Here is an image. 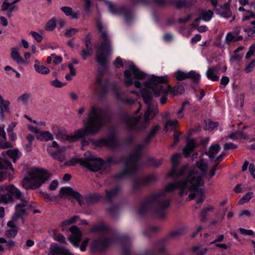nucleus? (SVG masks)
<instances>
[{"mask_svg":"<svg viewBox=\"0 0 255 255\" xmlns=\"http://www.w3.org/2000/svg\"><path fill=\"white\" fill-rule=\"evenodd\" d=\"M181 154H174L171 157L172 169L168 173L170 177H178L186 176V178L179 182H172L166 184L165 190L171 192L176 189L180 190L181 195H187L190 192L189 197L191 199H195L199 204L203 201L204 191L198 187L204 183L203 177L206 175L208 168L207 163L203 160L198 161L192 169L189 168L188 164L184 165L179 171H177L176 166L179 163Z\"/></svg>","mask_w":255,"mask_h":255,"instance_id":"f257e3e1","label":"nucleus"},{"mask_svg":"<svg viewBox=\"0 0 255 255\" xmlns=\"http://www.w3.org/2000/svg\"><path fill=\"white\" fill-rule=\"evenodd\" d=\"M149 75H147L139 69L131 61H128L126 64V70L124 73V82L126 85L129 86L134 84V87L139 90L144 102L147 106L145 112L143 123L140 126L141 117H128L126 119L127 128L129 129H140L145 126L148 121L151 120L157 113L158 110L156 106L151 104L153 97L161 96L160 103L165 104L167 101L166 95L168 93H161L156 95L148 82Z\"/></svg>","mask_w":255,"mask_h":255,"instance_id":"f03ea898","label":"nucleus"},{"mask_svg":"<svg viewBox=\"0 0 255 255\" xmlns=\"http://www.w3.org/2000/svg\"><path fill=\"white\" fill-rule=\"evenodd\" d=\"M105 124L104 110L98 106L93 105L88 114L87 121L83 122L84 128L75 130L72 134L61 132L58 138L66 139L69 142H74L85 136L96 134Z\"/></svg>","mask_w":255,"mask_h":255,"instance_id":"7ed1b4c3","label":"nucleus"},{"mask_svg":"<svg viewBox=\"0 0 255 255\" xmlns=\"http://www.w3.org/2000/svg\"><path fill=\"white\" fill-rule=\"evenodd\" d=\"M6 190L12 193L21 203H18L15 206V212L12 216L10 220L7 223V227H18V223L20 221L23 222V218L26 215L25 210L31 208L32 206L28 202V199L25 198L20 191L12 184L4 185L0 187V191Z\"/></svg>","mask_w":255,"mask_h":255,"instance_id":"20e7f679","label":"nucleus"},{"mask_svg":"<svg viewBox=\"0 0 255 255\" xmlns=\"http://www.w3.org/2000/svg\"><path fill=\"white\" fill-rule=\"evenodd\" d=\"M169 79L167 75L163 76H157L154 75H149L148 79V83L150 88L152 89L156 95H159L161 93H172L173 95H178L184 92V90L182 86L179 85L171 89L170 86L164 88L161 84L166 83Z\"/></svg>","mask_w":255,"mask_h":255,"instance_id":"39448f33","label":"nucleus"},{"mask_svg":"<svg viewBox=\"0 0 255 255\" xmlns=\"http://www.w3.org/2000/svg\"><path fill=\"white\" fill-rule=\"evenodd\" d=\"M50 174L41 168H33L22 181V186L25 189L39 187L50 177Z\"/></svg>","mask_w":255,"mask_h":255,"instance_id":"423d86ee","label":"nucleus"},{"mask_svg":"<svg viewBox=\"0 0 255 255\" xmlns=\"http://www.w3.org/2000/svg\"><path fill=\"white\" fill-rule=\"evenodd\" d=\"M97 27L101 33L103 43L97 47L96 61L101 65H105L107 62L108 56L112 52L111 43L108 38L106 29L101 22L98 21Z\"/></svg>","mask_w":255,"mask_h":255,"instance_id":"0eeeda50","label":"nucleus"},{"mask_svg":"<svg viewBox=\"0 0 255 255\" xmlns=\"http://www.w3.org/2000/svg\"><path fill=\"white\" fill-rule=\"evenodd\" d=\"M169 203L170 200L165 197L164 194L158 193L146 201L143 205V207L147 209L151 206H156L155 216L157 218H161L164 216V210L168 207Z\"/></svg>","mask_w":255,"mask_h":255,"instance_id":"6e6552de","label":"nucleus"},{"mask_svg":"<svg viewBox=\"0 0 255 255\" xmlns=\"http://www.w3.org/2000/svg\"><path fill=\"white\" fill-rule=\"evenodd\" d=\"M67 147L66 146L60 147L58 143L54 140L51 144H48L47 151L52 158L60 162H63L66 158V153L64 151Z\"/></svg>","mask_w":255,"mask_h":255,"instance_id":"1a4fd4ad","label":"nucleus"},{"mask_svg":"<svg viewBox=\"0 0 255 255\" xmlns=\"http://www.w3.org/2000/svg\"><path fill=\"white\" fill-rule=\"evenodd\" d=\"M85 155V162L83 163L84 166L93 171L101 169L103 165V161L101 158L96 157L90 151L86 152Z\"/></svg>","mask_w":255,"mask_h":255,"instance_id":"9d476101","label":"nucleus"},{"mask_svg":"<svg viewBox=\"0 0 255 255\" xmlns=\"http://www.w3.org/2000/svg\"><path fill=\"white\" fill-rule=\"evenodd\" d=\"M60 195L61 197L74 198L81 206L87 200V197L82 196L79 193L69 187H62L60 190Z\"/></svg>","mask_w":255,"mask_h":255,"instance_id":"9b49d317","label":"nucleus"},{"mask_svg":"<svg viewBox=\"0 0 255 255\" xmlns=\"http://www.w3.org/2000/svg\"><path fill=\"white\" fill-rule=\"evenodd\" d=\"M113 243V240L109 238H104L98 240H94L90 247L92 252H101L105 250Z\"/></svg>","mask_w":255,"mask_h":255,"instance_id":"f8f14e48","label":"nucleus"},{"mask_svg":"<svg viewBox=\"0 0 255 255\" xmlns=\"http://www.w3.org/2000/svg\"><path fill=\"white\" fill-rule=\"evenodd\" d=\"M174 75L177 81H181L187 78H191L194 81L198 82L200 80V75L193 71H191L187 73L181 70H177L175 72Z\"/></svg>","mask_w":255,"mask_h":255,"instance_id":"ddd939ff","label":"nucleus"},{"mask_svg":"<svg viewBox=\"0 0 255 255\" xmlns=\"http://www.w3.org/2000/svg\"><path fill=\"white\" fill-rule=\"evenodd\" d=\"M138 155L137 154L129 155L125 161V169L123 176L128 172L130 173L135 170L137 168Z\"/></svg>","mask_w":255,"mask_h":255,"instance_id":"4468645a","label":"nucleus"},{"mask_svg":"<svg viewBox=\"0 0 255 255\" xmlns=\"http://www.w3.org/2000/svg\"><path fill=\"white\" fill-rule=\"evenodd\" d=\"M69 231L72 233V235L68 237L69 241L75 247L78 248L82 238L81 232L76 226L71 227Z\"/></svg>","mask_w":255,"mask_h":255,"instance_id":"2eb2a0df","label":"nucleus"},{"mask_svg":"<svg viewBox=\"0 0 255 255\" xmlns=\"http://www.w3.org/2000/svg\"><path fill=\"white\" fill-rule=\"evenodd\" d=\"M48 255H74L67 248L59 246L56 244L51 245L48 252Z\"/></svg>","mask_w":255,"mask_h":255,"instance_id":"dca6fc26","label":"nucleus"},{"mask_svg":"<svg viewBox=\"0 0 255 255\" xmlns=\"http://www.w3.org/2000/svg\"><path fill=\"white\" fill-rule=\"evenodd\" d=\"M10 57L17 64H26L24 59L20 55L19 48L13 47L10 48Z\"/></svg>","mask_w":255,"mask_h":255,"instance_id":"f3484780","label":"nucleus"},{"mask_svg":"<svg viewBox=\"0 0 255 255\" xmlns=\"http://www.w3.org/2000/svg\"><path fill=\"white\" fill-rule=\"evenodd\" d=\"M231 0H229L227 2L221 6L220 10L218 14L225 18L232 17V12L230 9Z\"/></svg>","mask_w":255,"mask_h":255,"instance_id":"a211bd4d","label":"nucleus"},{"mask_svg":"<svg viewBox=\"0 0 255 255\" xmlns=\"http://www.w3.org/2000/svg\"><path fill=\"white\" fill-rule=\"evenodd\" d=\"M9 101L4 100L0 95V119L3 121L4 119V113H9Z\"/></svg>","mask_w":255,"mask_h":255,"instance_id":"6ab92c4d","label":"nucleus"},{"mask_svg":"<svg viewBox=\"0 0 255 255\" xmlns=\"http://www.w3.org/2000/svg\"><path fill=\"white\" fill-rule=\"evenodd\" d=\"M6 134L4 131V126L0 127V148H8L11 147L10 142L6 141Z\"/></svg>","mask_w":255,"mask_h":255,"instance_id":"aec40b11","label":"nucleus"},{"mask_svg":"<svg viewBox=\"0 0 255 255\" xmlns=\"http://www.w3.org/2000/svg\"><path fill=\"white\" fill-rule=\"evenodd\" d=\"M0 203L7 204L12 201V198L11 195L16 198L12 193L8 192L6 190L0 191Z\"/></svg>","mask_w":255,"mask_h":255,"instance_id":"412c9836","label":"nucleus"},{"mask_svg":"<svg viewBox=\"0 0 255 255\" xmlns=\"http://www.w3.org/2000/svg\"><path fill=\"white\" fill-rule=\"evenodd\" d=\"M18 8L17 6L14 4L13 3L9 2L8 0H5L1 5V10L6 11L9 16H10L11 13L13 10H17Z\"/></svg>","mask_w":255,"mask_h":255,"instance_id":"4be33fe9","label":"nucleus"},{"mask_svg":"<svg viewBox=\"0 0 255 255\" xmlns=\"http://www.w3.org/2000/svg\"><path fill=\"white\" fill-rule=\"evenodd\" d=\"M197 146V144L195 139H188L187 141V144L183 149V153L185 156L186 157L189 156L190 152L192 151Z\"/></svg>","mask_w":255,"mask_h":255,"instance_id":"5701e85b","label":"nucleus"},{"mask_svg":"<svg viewBox=\"0 0 255 255\" xmlns=\"http://www.w3.org/2000/svg\"><path fill=\"white\" fill-rule=\"evenodd\" d=\"M61 10L67 16H70L72 19H78L79 12L78 11H73L72 8L69 6H63L61 7Z\"/></svg>","mask_w":255,"mask_h":255,"instance_id":"b1692460","label":"nucleus"},{"mask_svg":"<svg viewBox=\"0 0 255 255\" xmlns=\"http://www.w3.org/2000/svg\"><path fill=\"white\" fill-rule=\"evenodd\" d=\"M37 139L40 140H45L46 141L53 140L54 138L53 134L48 131H43L39 132L37 135Z\"/></svg>","mask_w":255,"mask_h":255,"instance_id":"393cba45","label":"nucleus"},{"mask_svg":"<svg viewBox=\"0 0 255 255\" xmlns=\"http://www.w3.org/2000/svg\"><path fill=\"white\" fill-rule=\"evenodd\" d=\"M66 158H67V154H66ZM83 162H85V159H82L81 158L73 157L69 160L65 158V160L63 162L66 166H73L76 164L80 163L83 165Z\"/></svg>","mask_w":255,"mask_h":255,"instance_id":"a878e982","label":"nucleus"},{"mask_svg":"<svg viewBox=\"0 0 255 255\" xmlns=\"http://www.w3.org/2000/svg\"><path fill=\"white\" fill-rule=\"evenodd\" d=\"M220 147L219 144H215L212 145L208 152V155L210 159H213L215 157V155L219 152Z\"/></svg>","mask_w":255,"mask_h":255,"instance_id":"bb28decb","label":"nucleus"},{"mask_svg":"<svg viewBox=\"0 0 255 255\" xmlns=\"http://www.w3.org/2000/svg\"><path fill=\"white\" fill-rule=\"evenodd\" d=\"M115 138L114 137H110L99 139L98 140L97 144L99 146L105 145L108 146H112V144L115 142Z\"/></svg>","mask_w":255,"mask_h":255,"instance_id":"cd10ccee","label":"nucleus"},{"mask_svg":"<svg viewBox=\"0 0 255 255\" xmlns=\"http://www.w3.org/2000/svg\"><path fill=\"white\" fill-rule=\"evenodd\" d=\"M7 155L13 160L15 162L16 160L20 156V153L17 148H11L7 151Z\"/></svg>","mask_w":255,"mask_h":255,"instance_id":"c85d7f7f","label":"nucleus"},{"mask_svg":"<svg viewBox=\"0 0 255 255\" xmlns=\"http://www.w3.org/2000/svg\"><path fill=\"white\" fill-rule=\"evenodd\" d=\"M62 61V58L61 56H58L56 54L53 53L47 57V62L48 64L53 63L55 64H58Z\"/></svg>","mask_w":255,"mask_h":255,"instance_id":"c756f323","label":"nucleus"},{"mask_svg":"<svg viewBox=\"0 0 255 255\" xmlns=\"http://www.w3.org/2000/svg\"><path fill=\"white\" fill-rule=\"evenodd\" d=\"M213 12L211 10H203L201 13V18L205 21H209L212 18Z\"/></svg>","mask_w":255,"mask_h":255,"instance_id":"7c9ffc66","label":"nucleus"},{"mask_svg":"<svg viewBox=\"0 0 255 255\" xmlns=\"http://www.w3.org/2000/svg\"><path fill=\"white\" fill-rule=\"evenodd\" d=\"M178 122L177 120L167 121L165 125V129L167 131L174 129L178 126Z\"/></svg>","mask_w":255,"mask_h":255,"instance_id":"2f4dec72","label":"nucleus"},{"mask_svg":"<svg viewBox=\"0 0 255 255\" xmlns=\"http://www.w3.org/2000/svg\"><path fill=\"white\" fill-rule=\"evenodd\" d=\"M35 71L38 74L47 75L50 73V70L46 67L40 65H33Z\"/></svg>","mask_w":255,"mask_h":255,"instance_id":"473e14b6","label":"nucleus"},{"mask_svg":"<svg viewBox=\"0 0 255 255\" xmlns=\"http://www.w3.org/2000/svg\"><path fill=\"white\" fill-rule=\"evenodd\" d=\"M206 76L213 81H218L219 79V77L215 74V69L213 68L208 69L206 72Z\"/></svg>","mask_w":255,"mask_h":255,"instance_id":"72a5a7b5","label":"nucleus"},{"mask_svg":"<svg viewBox=\"0 0 255 255\" xmlns=\"http://www.w3.org/2000/svg\"><path fill=\"white\" fill-rule=\"evenodd\" d=\"M229 137L234 140H237L239 139H246L248 136L242 132L239 131L230 134L229 135Z\"/></svg>","mask_w":255,"mask_h":255,"instance_id":"f704fd0d","label":"nucleus"},{"mask_svg":"<svg viewBox=\"0 0 255 255\" xmlns=\"http://www.w3.org/2000/svg\"><path fill=\"white\" fill-rule=\"evenodd\" d=\"M9 229H7L5 232V236L9 238H14L18 232V227H8Z\"/></svg>","mask_w":255,"mask_h":255,"instance_id":"c9c22d12","label":"nucleus"},{"mask_svg":"<svg viewBox=\"0 0 255 255\" xmlns=\"http://www.w3.org/2000/svg\"><path fill=\"white\" fill-rule=\"evenodd\" d=\"M214 207L212 206H209L202 210L201 213L200 218L202 221H205L206 220V216L208 213L212 212L214 210Z\"/></svg>","mask_w":255,"mask_h":255,"instance_id":"e433bc0d","label":"nucleus"},{"mask_svg":"<svg viewBox=\"0 0 255 255\" xmlns=\"http://www.w3.org/2000/svg\"><path fill=\"white\" fill-rule=\"evenodd\" d=\"M56 19L55 17H52L46 23L45 29L47 31H52L56 27Z\"/></svg>","mask_w":255,"mask_h":255,"instance_id":"4c0bfd02","label":"nucleus"},{"mask_svg":"<svg viewBox=\"0 0 255 255\" xmlns=\"http://www.w3.org/2000/svg\"><path fill=\"white\" fill-rule=\"evenodd\" d=\"M78 217L75 216L72 217H71L70 219L65 220V221L61 222L60 226L62 227H64L66 226H68L72 224H73L75 222H76L78 220Z\"/></svg>","mask_w":255,"mask_h":255,"instance_id":"58836bf2","label":"nucleus"},{"mask_svg":"<svg viewBox=\"0 0 255 255\" xmlns=\"http://www.w3.org/2000/svg\"><path fill=\"white\" fill-rule=\"evenodd\" d=\"M31 97V95L29 93H24L17 98V101L23 104H27Z\"/></svg>","mask_w":255,"mask_h":255,"instance_id":"ea45409f","label":"nucleus"},{"mask_svg":"<svg viewBox=\"0 0 255 255\" xmlns=\"http://www.w3.org/2000/svg\"><path fill=\"white\" fill-rule=\"evenodd\" d=\"M242 38V36L239 37L238 38H236V37L234 36V35L232 32H228L226 36L225 37V41L227 44H229L231 42L236 41L239 39Z\"/></svg>","mask_w":255,"mask_h":255,"instance_id":"a19ab883","label":"nucleus"},{"mask_svg":"<svg viewBox=\"0 0 255 255\" xmlns=\"http://www.w3.org/2000/svg\"><path fill=\"white\" fill-rule=\"evenodd\" d=\"M51 130L54 133L57 132L56 134V137L58 139H60L62 140V141H66V139H63L61 138H58L57 136L61 132H67V131L64 129L61 128L59 127L56 125H54L51 127Z\"/></svg>","mask_w":255,"mask_h":255,"instance_id":"79ce46f5","label":"nucleus"},{"mask_svg":"<svg viewBox=\"0 0 255 255\" xmlns=\"http://www.w3.org/2000/svg\"><path fill=\"white\" fill-rule=\"evenodd\" d=\"M218 126V123L217 122H213L210 121H207L205 122L204 126V129L205 130H211L215 128Z\"/></svg>","mask_w":255,"mask_h":255,"instance_id":"37998d69","label":"nucleus"},{"mask_svg":"<svg viewBox=\"0 0 255 255\" xmlns=\"http://www.w3.org/2000/svg\"><path fill=\"white\" fill-rule=\"evenodd\" d=\"M253 193L252 192H248L239 201L238 204L240 205L243 204L248 202L253 197Z\"/></svg>","mask_w":255,"mask_h":255,"instance_id":"c03bdc74","label":"nucleus"},{"mask_svg":"<svg viewBox=\"0 0 255 255\" xmlns=\"http://www.w3.org/2000/svg\"><path fill=\"white\" fill-rule=\"evenodd\" d=\"M192 250L196 255H203L208 251L207 248L201 249L199 246H194Z\"/></svg>","mask_w":255,"mask_h":255,"instance_id":"a18cd8bd","label":"nucleus"},{"mask_svg":"<svg viewBox=\"0 0 255 255\" xmlns=\"http://www.w3.org/2000/svg\"><path fill=\"white\" fill-rule=\"evenodd\" d=\"M200 19V18L196 19L195 21L193 23L192 25L194 27H195L197 30L200 32H203L207 31L208 29V27L204 25L198 26L197 24V21Z\"/></svg>","mask_w":255,"mask_h":255,"instance_id":"49530a36","label":"nucleus"},{"mask_svg":"<svg viewBox=\"0 0 255 255\" xmlns=\"http://www.w3.org/2000/svg\"><path fill=\"white\" fill-rule=\"evenodd\" d=\"M251 18H255V13L250 10H247L243 14L242 20L246 21L250 20Z\"/></svg>","mask_w":255,"mask_h":255,"instance_id":"de8ad7c7","label":"nucleus"},{"mask_svg":"<svg viewBox=\"0 0 255 255\" xmlns=\"http://www.w3.org/2000/svg\"><path fill=\"white\" fill-rule=\"evenodd\" d=\"M78 29L77 28H70L65 31V35L67 37H71L75 35L78 32Z\"/></svg>","mask_w":255,"mask_h":255,"instance_id":"09e8293b","label":"nucleus"},{"mask_svg":"<svg viewBox=\"0 0 255 255\" xmlns=\"http://www.w3.org/2000/svg\"><path fill=\"white\" fill-rule=\"evenodd\" d=\"M239 231L243 235L246 236H251L255 237V233L252 230H246L243 228H240Z\"/></svg>","mask_w":255,"mask_h":255,"instance_id":"8fccbe9b","label":"nucleus"},{"mask_svg":"<svg viewBox=\"0 0 255 255\" xmlns=\"http://www.w3.org/2000/svg\"><path fill=\"white\" fill-rule=\"evenodd\" d=\"M93 53L92 48H88L87 49H83L82 52V57L85 60L88 56H91Z\"/></svg>","mask_w":255,"mask_h":255,"instance_id":"3c124183","label":"nucleus"},{"mask_svg":"<svg viewBox=\"0 0 255 255\" xmlns=\"http://www.w3.org/2000/svg\"><path fill=\"white\" fill-rule=\"evenodd\" d=\"M243 56L240 54H235L231 57L230 62L231 64L239 62L242 59Z\"/></svg>","mask_w":255,"mask_h":255,"instance_id":"603ef678","label":"nucleus"},{"mask_svg":"<svg viewBox=\"0 0 255 255\" xmlns=\"http://www.w3.org/2000/svg\"><path fill=\"white\" fill-rule=\"evenodd\" d=\"M54 238L55 241L61 243H64L65 242V237L62 234H56V231L54 233Z\"/></svg>","mask_w":255,"mask_h":255,"instance_id":"864d4df0","label":"nucleus"},{"mask_svg":"<svg viewBox=\"0 0 255 255\" xmlns=\"http://www.w3.org/2000/svg\"><path fill=\"white\" fill-rule=\"evenodd\" d=\"M119 191V189L118 188H117L114 190H111L109 191L107 190L106 191L107 197L109 199L112 198L116 195Z\"/></svg>","mask_w":255,"mask_h":255,"instance_id":"5fc2aeb1","label":"nucleus"},{"mask_svg":"<svg viewBox=\"0 0 255 255\" xmlns=\"http://www.w3.org/2000/svg\"><path fill=\"white\" fill-rule=\"evenodd\" d=\"M50 84L56 88H61L66 85V83L61 82L58 79H55L50 81Z\"/></svg>","mask_w":255,"mask_h":255,"instance_id":"6e6d98bb","label":"nucleus"},{"mask_svg":"<svg viewBox=\"0 0 255 255\" xmlns=\"http://www.w3.org/2000/svg\"><path fill=\"white\" fill-rule=\"evenodd\" d=\"M255 54V43L252 45L246 55V58L248 59L252 55Z\"/></svg>","mask_w":255,"mask_h":255,"instance_id":"4d7b16f0","label":"nucleus"},{"mask_svg":"<svg viewBox=\"0 0 255 255\" xmlns=\"http://www.w3.org/2000/svg\"><path fill=\"white\" fill-rule=\"evenodd\" d=\"M30 34L38 42H40L43 39L42 36L35 31H30Z\"/></svg>","mask_w":255,"mask_h":255,"instance_id":"13d9d810","label":"nucleus"},{"mask_svg":"<svg viewBox=\"0 0 255 255\" xmlns=\"http://www.w3.org/2000/svg\"><path fill=\"white\" fill-rule=\"evenodd\" d=\"M255 67V61H252L250 62L246 67L245 71L246 73H249L252 72Z\"/></svg>","mask_w":255,"mask_h":255,"instance_id":"bf43d9fd","label":"nucleus"},{"mask_svg":"<svg viewBox=\"0 0 255 255\" xmlns=\"http://www.w3.org/2000/svg\"><path fill=\"white\" fill-rule=\"evenodd\" d=\"M26 138H27L28 141L29 142V144L26 146V149L27 151H30L31 144L34 139V136H33V135H32L31 134H28Z\"/></svg>","mask_w":255,"mask_h":255,"instance_id":"052dcab7","label":"nucleus"},{"mask_svg":"<svg viewBox=\"0 0 255 255\" xmlns=\"http://www.w3.org/2000/svg\"><path fill=\"white\" fill-rule=\"evenodd\" d=\"M189 105L188 102H185L182 104V107L181 109H180L178 111H177L176 113V115L179 116V118H182L184 117V115L182 114V113L184 110V108L186 105Z\"/></svg>","mask_w":255,"mask_h":255,"instance_id":"680f3d73","label":"nucleus"},{"mask_svg":"<svg viewBox=\"0 0 255 255\" xmlns=\"http://www.w3.org/2000/svg\"><path fill=\"white\" fill-rule=\"evenodd\" d=\"M108 229V226L105 223H101L96 227V230L100 231H106Z\"/></svg>","mask_w":255,"mask_h":255,"instance_id":"e2e57ef3","label":"nucleus"},{"mask_svg":"<svg viewBox=\"0 0 255 255\" xmlns=\"http://www.w3.org/2000/svg\"><path fill=\"white\" fill-rule=\"evenodd\" d=\"M27 128L29 131L34 133L37 135L38 134H39V132H40V131L39 130V129L37 127H33L31 125H28Z\"/></svg>","mask_w":255,"mask_h":255,"instance_id":"0e129e2a","label":"nucleus"},{"mask_svg":"<svg viewBox=\"0 0 255 255\" xmlns=\"http://www.w3.org/2000/svg\"><path fill=\"white\" fill-rule=\"evenodd\" d=\"M89 240L88 239H86L83 241L80 247V249L81 251L84 252L86 251V247L89 243Z\"/></svg>","mask_w":255,"mask_h":255,"instance_id":"69168bd1","label":"nucleus"},{"mask_svg":"<svg viewBox=\"0 0 255 255\" xmlns=\"http://www.w3.org/2000/svg\"><path fill=\"white\" fill-rule=\"evenodd\" d=\"M247 34L251 36L255 34V27H249L246 29Z\"/></svg>","mask_w":255,"mask_h":255,"instance_id":"338daca9","label":"nucleus"},{"mask_svg":"<svg viewBox=\"0 0 255 255\" xmlns=\"http://www.w3.org/2000/svg\"><path fill=\"white\" fill-rule=\"evenodd\" d=\"M249 170L253 176V177L255 179V166L254 165L251 164L249 166Z\"/></svg>","mask_w":255,"mask_h":255,"instance_id":"774afa93","label":"nucleus"}]
</instances>
